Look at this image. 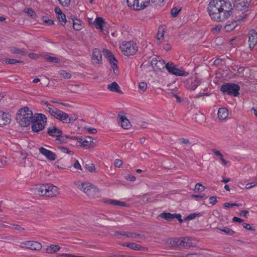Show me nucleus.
Segmentation results:
<instances>
[{
    "instance_id": "f257e3e1",
    "label": "nucleus",
    "mask_w": 257,
    "mask_h": 257,
    "mask_svg": "<svg viewBox=\"0 0 257 257\" xmlns=\"http://www.w3.org/2000/svg\"><path fill=\"white\" fill-rule=\"evenodd\" d=\"M34 117L32 111L29 107H25L19 110L16 119L22 126L26 127L31 124Z\"/></svg>"
},
{
    "instance_id": "f03ea898",
    "label": "nucleus",
    "mask_w": 257,
    "mask_h": 257,
    "mask_svg": "<svg viewBox=\"0 0 257 257\" xmlns=\"http://www.w3.org/2000/svg\"><path fill=\"white\" fill-rule=\"evenodd\" d=\"M49 110V113L54 118L66 123H72L77 118V116L75 114L69 115L67 113L56 108H53Z\"/></svg>"
},
{
    "instance_id": "7ed1b4c3",
    "label": "nucleus",
    "mask_w": 257,
    "mask_h": 257,
    "mask_svg": "<svg viewBox=\"0 0 257 257\" xmlns=\"http://www.w3.org/2000/svg\"><path fill=\"white\" fill-rule=\"evenodd\" d=\"M214 0H212L209 4L207 7V11L211 19L216 22H222L225 21L223 15L219 8V6L215 4Z\"/></svg>"
},
{
    "instance_id": "20e7f679",
    "label": "nucleus",
    "mask_w": 257,
    "mask_h": 257,
    "mask_svg": "<svg viewBox=\"0 0 257 257\" xmlns=\"http://www.w3.org/2000/svg\"><path fill=\"white\" fill-rule=\"evenodd\" d=\"M47 123V117L45 115L42 113H36L32 119V130L34 132H38L43 130Z\"/></svg>"
},
{
    "instance_id": "39448f33",
    "label": "nucleus",
    "mask_w": 257,
    "mask_h": 257,
    "mask_svg": "<svg viewBox=\"0 0 257 257\" xmlns=\"http://www.w3.org/2000/svg\"><path fill=\"white\" fill-rule=\"evenodd\" d=\"M215 4L219 6L225 20L227 19L232 14V6L229 0H214Z\"/></svg>"
},
{
    "instance_id": "423d86ee",
    "label": "nucleus",
    "mask_w": 257,
    "mask_h": 257,
    "mask_svg": "<svg viewBox=\"0 0 257 257\" xmlns=\"http://www.w3.org/2000/svg\"><path fill=\"white\" fill-rule=\"evenodd\" d=\"M240 87L235 83H226L222 84L220 87V90L224 94L237 96L239 93Z\"/></svg>"
},
{
    "instance_id": "0eeeda50",
    "label": "nucleus",
    "mask_w": 257,
    "mask_h": 257,
    "mask_svg": "<svg viewBox=\"0 0 257 257\" xmlns=\"http://www.w3.org/2000/svg\"><path fill=\"white\" fill-rule=\"evenodd\" d=\"M120 49L123 55L129 56L134 55L138 51V47L136 43L132 41L122 44L120 46Z\"/></svg>"
},
{
    "instance_id": "6e6552de",
    "label": "nucleus",
    "mask_w": 257,
    "mask_h": 257,
    "mask_svg": "<svg viewBox=\"0 0 257 257\" xmlns=\"http://www.w3.org/2000/svg\"><path fill=\"white\" fill-rule=\"evenodd\" d=\"M150 0H126L127 6L134 10H141L146 8Z\"/></svg>"
},
{
    "instance_id": "1a4fd4ad",
    "label": "nucleus",
    "mask_w": 257,
    "mask_h": 257,
    "mask_svg": "<svg viewBox=\"0 0 257 257\" xmlns=\"http://www.w3.org/2000/svg\"><path fill=\"white\" fill-rule=\"evenodd\" d=\"M165 67L170 73L176 76H187L189 74L188 72L177 68L172 62L167 63L162 68Z\"/></svg>"
},
{
    "instance_id": "9d476101",
    "label": "nucleus",
    "mask_w": 257,
    "mask_h": 257,
    "mask_svg": "<svg viewBox=\"0 0 257 257\" xmlns=\"http://www.w3.org/2000/svg\"><path fill=\"white\" fill-rule=\"evenodd\" d=\"M72 139L76 141L75 145L77 146H80L88 148L94 147V143L92 142L93 138L91 137L87 136L84 139L73 137Z\"/></svg>"
},
{
    "instance_id": "9b49d317",
    "label": "nucleus",
    "mask_w": 257,
    "mask_h": 257,
    "mask_svg": "<svg viewBox=\"0 0 257 257\" xmlns=\"http://www.w3.org/2000/svg\"><path fill=\"white\" fill-rule=\"evenodd\" d=\"M250 3V0H233L234 7L239 11H246Z\"/></svg>"
},
{
    "instance_id": "f8f14e48",
    "label": "nucleus",
    "mask_w": 257,
    "mask_h": 257,
    "mask_svg": "<svg viewBox=\"0 0 257 257\" xmlns=\"http://www.w3.org/2000/svg\"><path fill=\"white\" fill-rule=\"evenodd\" d=\"M103 52L105 57L109 62L111 68L113 71L118 68L117 63V61L112 53L107 49H104Z\"/></svg>"
},
{
    "instance_id": "ddd939ff",
    "label": "nucleus",
    "mask_w": 257,
    "mask_h": 257,
    "mask_svg": "<svg viewBox=\"0 0 257 257\" xmlns=\"http://www.w3.org/2000/svg\"><path fill=\"white\" fill-rule=\"evenodd\" d=\"M21 247H26L35 250H39L42 248L41 244L37 241H27L21 243Z\"/></svg>"
},
{
    "instance_id": "4468645a",
    "label": "nucleus",
    "mask_w": 257,
    "mask_h": 257,
    "mask_svg": "<svg viewBox=\"0 0 257 257\" xmlns=\"http://www.w3.org/2000/svg\"><path fill=\"white\" fill-rule=\"evenodd\" d=\"M91 61L94 65H99L102 63L101 52L99 49L95 48L93 49L91 56Z\"/></svg>"
},
{
    "instance_id": "2eb2a0df",
    "label": "nucleus",
    "mask_w": 257,
    "mask_h": 257,
    "mask_svg": "<svg viewBox=\"0 0 257 257\" xmlns=\"http://www.w3.org/2000/svg\"><path fill=\"white\" fill-rule=\"evenodd\" d=\"M249 48L252 50L257 43V32L252 29L248 33Z\"/></svg>"
},
{
    "instance_id": "dca6fc26",
    "label": "nucleus",
    "mask_w": 257,
    "mask_h": 257,
    "mask_svg": "<svg viewBox=\"0 0 257 257\" xmlns=\"http://www.w3.org/2000/svg\"><path fill=\"white\" fill-rule=\"evenodd\" d=\"M50 188V184H42L39 185V187L36 188L37 193L41 196H46L48 197L47 193L49 192Z\"/></svg>"
},
{
    "instance_id": "f3484780",
    "label": "nucleus",
    "mask_w": 257,
    "mask_h": 257,
    "mask_svg": "<svg viewBox=\"0 0 257 257\" xmlns=\"http://www.w3.org/2000/svg\"><path fill=\"white\" fill-rule=\"evenodd\" d=\"M47 133L51 137L56 138L61 136V135H63L62 131L54 125H52L48 127Z\"/></svg>"
},
{
    "instance_id": "a211bd4d",
    "label": "nucleus",
    "mask_w": 257,
    "mask_h": 257,
    "mask_svg": "<svg viewBox=\"0 0 257 257\" xmlns=\"http://www.w3.org/2000/svg\"><path fill=\"white\" fill-rule=\"evenodd\" d=\"M41 154L45 156L47 159L50 161H54L56 159V155L52 152L47 150L46 149L41 147L39 149Z\"/></svg>"
},
{
    "instance_id": "6ab92c4d",
    "label": "nucleus",
    "mask_w": 257,
    "mask_h": 257,
    "mask_svg": "<svg viewBox=\"0 0 257 257\" xmlns=\"http://www.w3.org/2000/svg\"><path fill=\"white\" fill-rule=\"evenodd\" d=\"M11 120L10 115L0 111V126L6 125Z\"/></svg>"
},
{
    "instance_id": "aec40b11",
    "label": "nucleus",
    "mask_w": 257,
    "mask_h": 257,
    "mask_svg": "<svg viewBox=\"0 0 257 257\" xmlns=\"http://www.w3.org/2000/svg\"><path fill=\"white\" fill-rule=\"evenodd\" d=\"M200 84V80L197 78L194 80L190 79L188 81L187 88L191 90H194Z\"/></svg>"
},
{
    "instance_id": "412c9836",
    "label": "nucleus",
    "mask_w": 257,
    "mask_h": 257,
    "mask_svg": "<svg viewBox=\"0 0 257 257\" xmlns=\"http://www.w3.org/2000/svg\"><path fill=\"white\" fill-rule=\"evenodd\" d=\"M47 193L48 197H53L59 194V189L56 186L50 184V188Z\"/></svg>"
},
{
    "instance_id": "4be33fe9",
    "label": "nucleus",
    "mask_w": 257,
    "mask_h": 257,
    "mask_svg": "<svg viewBox=\"0 0 257 257\" xmlns=\"http://www.w3.org/2000/svg\"><path fill=\"white\" fill-rule=\"evenodd\" d=\"M86 194L90 197L95 198L98 197L100 193L98 188L92 185Z\"/></svg>"
},
{
    "instance_id": "5701e85b",
    "label": "nucleus",
    "mask_w": 257,
    "mask_h": 257,
    "mask_svg": "<svg viewBox=\"0 0 257 257\" xmlns=\"http://www.w3.org/2000/svg\"><path fill=\"white\" fill-rule=\"evenodd\" d=\"M107 88L112 92H117L119 94H122L123 92L120 89V87L116 82H113L107 85Z\"/></svg>"
},
{
    "instance_id": "b1692460",
    "label": "nucleus",
    "mask_w": 257,
    "mask_h": 257,
    "mask_svg": "<svg viewBox=\"0 0 257 257\" xmlns=\"http://www.w3.org/2000/svg\"><path fill=\"white\" fill-rule=\"evenodd\" d=\"M228 110L224 108H220L218 110V117L219 119L224 120L228 116Z\"/></svg>"
},
{
    "instance_id": "393cba45",
    "label": "nucleus",
    "mask_w": 257,
    "mask_h": 257,
    "mask_svg": "<svg viewBox=\"0 0 257 257\" xmlns=\"http://www.w3.org/2000/svg\"><path fill=\"white\" fill-rule=\"evenodd\" d=\"M121 121V126L124 129H128L131 126V124L127 118L123 115H118Z\"/></svg>"
},
{
    "instance_id": "a878e982",
    "label": "nucleus",
    "mask_w": 257,
    "mask_h": 257,
    "mask_svg": "<svg viewBox=\"0 0 257 257\" xmlns=\"http://www.w3.org/2000/svg\"><path fill=\"white\" fill-rule=\"evenodd\" d=\"M73 138V137L70 138L68 136H66V135L63 136L62 135H61V136L58 137L56 138L55 141H56V143L65 144V143H67L68 142V139L73 140V139H72V138Z\"/></svg>"
},
{
    "instance_id": "bb28decb",
    "label": "nucleus",
    "mask_w": 257,
    "mask_h": 257,
    "mask_svg": "<svg viewBox=\"0 0 257 257\" xmlns=\"http://www.w3.org/2000/svg\"><path fill=\"white\" fill-rule=\"evenodd\" d=\"M104 21L101 17L97 18L94 23V25L96 29L100 30L101 31L103 30Z\"/></svg>"
},
{
    "instance_id": "cd10ccee",
    "label": "nucleus",
    "mask_w": 257,
    "mask_h": 257,
    "mask_svg": "<svg viewBox=\"0 0 257 257\" xmlns=\"http://www.w3.org/2000/svg\"><path fill=\"white\" fill-rule=\"evenodd\" d=\"M117 233L121 235L125 236L127 237L136 238L141 236V234L134 232L117 231Z\"/></svg>"
},
{
    "instance_id": "c85d7f7f",
    "label": "nucleus",
    "mask_w": 257,
    "mask_h": 257,
    "mask_svg": "<svg viewBox=\"0 0 257 257\" xmlns=\"http://www.w3.org/2000/svg\"><path fill=\"white\" fill-rule=\"evenodd\" d=\"M92 184L89 183L83 182L78 186V188L85 193L87 194Z\"/></svg>"
},
{
    "instance_id": "c756f323",
    "label": "nucleus",
    "mask_w": 257,
    "mask_h": 257,
    "mask_svg": "<svg viewBox=\"0 0 257 257\" xmlns=\"http://www.w3.org/2000/svg\"><path fill=\"white\" fill-rule=\"evenodd\" d=\"M176 243L179 246H182L184 247H189L190 246V243L189 242V239L184 238L182 240H178Z\"/></svg>"
},
{
    "instance_id": "7c9ffc66",
    "label": "nucleus",
    "mask_w": 257,
    "mask_h": 257,
    "mask_svg": "<svg viewBox=\"0 0 257 257\" xmlns=\"http://www.w3.org/2000/svg\"><path fill=\"white\" fill-rule=\"evenodd\" d=\"M60 247L58 245L52 244L46 248V252L48 253H54L59 250Z\"/></svg>"
},
{
    "instance_id": "2f4dec72",
    "label": "nucleus",
    "mask_w": 257,
    "mask_h": 257,
    "mask_svg": "<svg viewBox=\"0 0 257 257\" xmlns=\"http://www.w3.org/2000/svg\"><path fill=\"white\" fill-rule=\"evenodd\" d=\"M126 246L129 247L131 249L136 250H142L144 247L141 246L139 244H138L136 243H127L126 244Z\"/></svg>"
},
{
    "instance_id": "473e14b6",
    "label": "nucleus",
    "mask_w": 257,
    "mask_h": 257,
    "mask_svg": "<svg viewBox=\"0 0 257 257\" xmlns=\"http://www.w3.org/2000/svg\"><path fill=\"white\" fill-rule=\"evenodd\" d=\"M173 215V214L170 213L163 212L159 215V217L170 221L174 219Z\"/></svg>"
},
{
    "instance_id": "72a5a7b5",
    "label": "nucleus",
    "mask_w": 257,
    "mask_h": 257,
    "mask_svg": "<svg viewBox=\"0 0 257 257\" xmlns=\"http://www.w3.org/2000/svg\"><path fill=\"white\" fill-rule=\"evenodd\" d=\"M236 26V23L235 22H230L228 24H227L225 27L224 29L226 32H229L233 30L234 29V28Z\"/></svg>"
},
{
    "instance_id": "f704fd0d",
    "label": "nucleus",
    "mask_w": 257,
    "mask_h": 257,
    "mask_svg": "<svg viewBox=\"0 0 257 257\" xmlns=\"http://www.w3.org/2000/svg\"><path fill=\"white\" fill-rule=\"evenodd\" d=\"M73 29L76 31L80 30L82 29V25L78 19H76V21L73 20Z\"/></svg>"
},
{
    "instance_id": "c9c22d12",
    "label": "nucleus",
    "mask_w": 257,
    "mask_h": 257,
    "mask_svg": "<svg viewBox=\"0 0 257 257\" xmlns=\"http://www.w3.org/2000/svg\"><path fill=\"white\" fill-rule=\"evenodd\" d=\"M217 229L224 232L226 234H229L230 235H232L235 233V232L233 230H232V229H231L228 227H223L222 228H219V227H217Z\"/></svg>"
},
{
    "instance_id": "e433bc0d",
    "label": "nucleus",
    "mask_w": 257,
    "mask_h": 257,
    "mask_svg": "<svg viewBox=\"0 0 257 257\" xmlns=\"http://www.w3.org/2000/svg\"><path fill=\"white\" fill-rule=\"evenodd\" d=\"M159 63H162L163 64L164 63V61L159 60V61H158L156 59H153L151 61V64L153 67L155 66L157 69L161 70V68L160 66H159Z\"/></svg>"
},
{
    "instance_id": "4c0bfd02",
    "label": "nucleus",
    "mask_w": 257,
    "mask_h": 257,
    "mask_svg": "<svg viewBox=\"0 0 257 257\" xmlns=\"http://www.w3.org/2000/svg\"><path fill=\"white\" fill-rule=\"evenodd\" d=\"M57 18L58 20L61 22V25L64 26L67 22L65 15L63 13L59 14V15H58Z\"/></svg>"
},
{
    "instance_id": "58836bf2",
    "label": "nucleus",
    "mask_w": 257,
    "mask_h": 257,
    "mask_svg": "<svg viewBox=\"0 0 257 257\" xmlns=\"http://www.w3.org/2000/svg\"><path fill=\"white\" fill-rule=\"evenodd\" d=\"M10 51L12 54H20L22 55H26V52L25 51L15 47L11 48Z\"/></svg>"
},
{
    "instance_id": "ea45409f",
    "label": "nucleus",
    "mask_w": 257,
    "mask_h": 257,
    "mask_svg": "<svg viewBox=\"0 0 257 257\" xmlns=\"http://www.w3.org/2000/svg\"><path fill=\"white\" fill-rule=\"evenodd\" d=\"M205 187L202 185L201 183H197L195 185L194 191L195 192H201L204 191Z\"/></svg>"
},
{
    "instance_id": "a19ab883",
    "label": "nucleus",
    "mask_w": 257,
    "mask_h": 257,
    "mask_svg": "<svg viewBox=\"0 0 257 257\" xmlns=\"http://www.w3.org/2000/svg\"><path fill=\"white\" fill-rule=\"evenodd\" d=\"M6 62L10 64H15L16 63H23V61L14 59L7 58L6 59Z\"/></svg>"
},
{
    "instance_id": "79ce46f5",
    "label": "nucleus",
    "mask_w": 257,
    "mask_h": 257,
    "mask_svg": "<svg viewBox=\"0 0 257 257\" xmlns=\"http://www.w3.org/2000/svg\"><path fill=\"white\" fill-rule=\"evenodd\" d=\"M181 11V9L177 7L173 8L171 10V14L173 17H176L179 12Z\"/></svg>"
},
{
    "instance_id": "37998d69",
    "label": "nucleus",
    "mask_w": 257,
    "mask_h": 257,
    "mask_svg": "<svg viewBox=\"0 0 257 257\" xmlns=\"http://www.w3.org/2000/svg\"><path fill=\"white\" fill-rule=\"evenodd\" d=\"M60 74L64 78H70L71 77V74L70 73L64 70L60 71Z\"/></svg>"
},
{
    "instance_id": "c03bdc74",
    "label": "nucleus",
    "mask_w": 257,
    "mask_h": 257,
    "mask_svg": "<svg viewBox=\"0 0 257 257\" xmlns=\"http://www.w3.org/2000/svg\"><path fill=\"white\" fill-rule=\"evenodd\" d=\"M46 59L48 61L50 62H53V63H58L60 62V60L59 59H58L57 58L50 56H47L46 57Z\"/></svg>"
},
{
    "instance_id": "a18cd8bd",
    "label": "nucleus",
    "mask_w": 257,
    "mask_h": 257,
    "mask_svg": "<svg viewBox=\"0 0 257 257\" xmlns=\"http://www.w3.org/2000/svg\"><path fill=\"white\" fill-rule=\"evenodd\" d=\"M58 149L61 151H62V152H63L64 153L69 154H70L72 155H73V153L66 147L60 146V147H58Z\"/></svg>"
},
{
    "instance_id": "49530a36",
    "label": "nucleus",
    "mask_w": 257,
    "mask_h": 257,
    "mask_svg": "<svg viewBox=\"0 0 257 257\" xmlns=\"http://www.w3.org/2000/svg\"><path fill=\"white\" fill-rule=\"evenodd\" d=\"M139 89L144 92L147 88V84L145 82H141L139 84Z\"/></svg>"
},
{
    "instance_id": "de8ad7c7",
    "label": "nucleus",
    "mask_w": 257,
    "mask_h": 257,
    "mask_svg": "<svg viewBox=\"0 0 257 257\" xmlns=\"http://www.w3.org/2000/svg\"><path fill=\"white\" fill-rule=\"evenodd\" d=\"M24 12L32 17L36 15L35 12L32 8H27L24 10Z\"/></svg>"
},
{
    "instance_id": "09e8293b",
    "label": "nucleus",
    "mask_w": 257,
    "mask_h": 257,
    "mask_svg": "<svg viewBox=\"0 0 257 257\" xmlns=\"http://www.w3.org/2000/svg\"><path fill=\"white\" fill-rule=\"evenodd\" d=\"M198 215H199V214H197L195 213L190 214L188 216L185 217L184 219V220L186 221V220H190L193 219L195 218H196V217H197Z\"/></svg>"
},
{
    "instance_id": "8fccbe9b",
    "label": "nucleus",
    "mask_w": 257,
    "mask_h": 257,
    "mask_svg": "<svg viewBox=\"0 0 257 257\" xmlns=\"http://www.w3.org/2000/svg\"><path fill=\"white\" fill-rule=\"evenodd\" d=\"M85 168L90 172H93L95 170V166L93 164H86Z\"/></svg>"
},
{
    "instance_id": "3c124183",
    "label": "nucleus",
    "mask_w": 257,
    "mask_h": 257,
    "mask_svg": "<svg viewBox=\"0 0 257 257\" xmlns=\"http://www.w3.org/2000/svg\"><path fill=\"white\" fill-rule=\"evenodd\" d=\"M164 35V31H163L162 32H160V30H159L157 34V41H159L161 39H163Z\"/></svg>"
},
{
    "instance_id": "603ef678",
    "label": "nucleus",
    "mask_w": 257,
    "mask_h": 257,
    "mask_svg": "<svg viewBox=\"0 0 257 257\" xmlns=\"http://www.w3.org/2000/svg\"><path fill=\"white\" fill-rule=\"evenodd\" d=\"M58 1L60 4L64 7L68 6L70 3V0H58Z\"/></svg>"
},
{
    "instance_id": "864d4df0",
    "label": "nucleus",
    "mask_w": 257,
    "mask_h": 257,
    "mask_svg": "<svg viewBox=\"0 0 257 257\" xmlns=\"http://www.w3.org/2000/svg\"><path fill=\"white\" fill-rule=\"evenodd\" d=\"M186 257H202V254L199 253H188Z\"/></svg>"
},
{
    "instance_id": "5fc2aeb1",
    "label": "nucleus",
    "mask_w": 257,
    "mask_h": 257,
    "mask_svg": "<svg viewBox=\"0 0 257 257\" xmlns=\"http://www.w3.org/2000/svg\"><path fill=\"white\" fill-rule=\"evenodd\" d=\"M114 164L116 167L120 168L122 165V162L119 159H116L114 161Z\"/></svg>"
},
{
    "instance_id": "6e6d98bb",
    "label": "nucleus",
    "mask_w": 257,
    "mask_h": 257,
    "mask_svg": "<svg viewBox=\"0 0 257 257\" xmlns=\"http://www.w3.org/2000/svg\"><path fill=\"white\" fill-rule=\"evenodd\" d=\"M173 215L174 218L177 219L180 223L183 222L184 220L182 219L181 215L180 214L174 213Z\"/></svg>"
},
{
    "instance_id": "4d7b16f0",
    "label": "nucleus",
    "mask_w": 257,
    "mask_h": 257,
    "mask_svg": "<svg viewBox=\"0 0 257 257\" xmlns=\"http://www.w3.org/2000/svg\"><path fill=\"white\" fill-rule=\"evenodd\" d=\"M44 105L46 106V107H47L46 110L47 111H48L49 112V109H51V108H52V109H53V108L55 107L53 105L50 104L47 101H45V103H44Z\"/></svg>"
},
{
    "instance_id": "13d9d810",
    "label": "nucleus",
    "mask_w": 257,
    "mask_h": 257,
    "mask_svg": "<svg viewBox=\"0 0 257 257\" xmlns=\"http://www.w3.org/2000/svg\"><path fill=\"white\" fill-rule=\"evenodd\" d=\"M209 200L210 203L212 204V205L215 204L217 202L216 197L215 196H212L210 197Z\"/></svg>"
},
{
    "instance_id": "bf43d9fd",
    "label": "nucleus",
    "mask_w": 257,
    "mask_h": 257,
    "mask_svg": "<svg viewBox=\"0 0 257 257\" xmlns=\"http://www.w3.org/2000/svg\"><path fill=\"white\" fill-rule=\"evenodd\" d=\"M244 228H245V229L248 230H251V231H254L255 229L254 228H253L249 224H247V223H243L242 224Z\"/></svg>"
},
{
    "instance_id": "052dcab7",
    "label": "nucleus",
    "mask_w": 257,
    "mask_h": 257,
    "mask_svg": "<svg viewBox=\"0 0 257 257\" xmlns=\"http://www.w3.org/2000/svg\"><path fill=\"white\" fill-rule=\"evenodd\" d=\"M257 183L256 182H252L250 183H247L246 184L245 188L246 189H250L251 188L253 187H254L256 185Z\"/></svg>"
},
{
    "instance_id": "680f3d73",
    "label": "nucleus",
    "mask_w": 257,
    "mask_h": 257,
    "mask_svg": "<svg viewBox=\"0 0 257 257\" xmlns=\"http://www.w3.org/2000/svg\"><path fill=\"white\" fill-rule=\"evenodd\" d=\"M113 202V205H119L121 206H125V203L123 202H120L119 201L114 200Z\"/></svg>"
},
{
    "instance_id": "e2e57ef3",
    "label": "nucleus",
    "mask_w": 257,
    "mask_h": 257,
    "mask_svg": "<svg viewBox=\"0 0 257 257\" xmlns=\"http://www.w3.org/2000/svg\"><path fill=\"white\" fill-rule=\"evenodd\" d=\"M248 213H249L248 211L243 210L240 212L239 215H240V216H244V217H245L246 218H247V216H248Z\"/></svg>"
},
{
    "instance_id": "0e129e2a",
    "label": "nucleus",
    "mask_w": 257,
    "mask_h": 257,
    "mask_svg": "<svg viewBox=\"0 0 257 257\" xmlns=\"http://www.w3.org/2000/svg\"><path fill=\"white\" fill-rule=\"evenodd\" d=\"M212 152L216 156H219L220 157V158L222 157L223 156L221 153L219 151L217 150L216 149H212Z\"/></svg>"
},
{
    "instance_id": "69168bd1",
    "label": "nucleus",
    "mask_w": 257,
    "mask_h": 257,
    "mask_svg": "<svg viewBox=\"0 0 257 257\" xmlns=\"http://www.w3.org/2000/svg\"><path fill=\"white\" fill-rule=\"evenodd\" d=\"M180 141L182 143L186 145H189L190 144L189 140L187 139L181 138L180 139Z\"/></svg>"
},
{
    "instance_id": "338daca9",
    "label": "nucleus",
    "mask_w": 257,
    "mask_h": 257,
    "mask_svg": "<svg viewBox=\"0 0 257 257\" xmlns=\"http://www.w3.org/2000/svg\"><path fill=\"white\" fill-rule=\"evenodd\" d=\"M87 131L90 134H96L97 133L96 129L94 128L89 127L87 128Z\"/></svg>"
},
{
    "instance_id": "774afa93",
    "label": "nucleus",
    "mask_w": 257,
    "mask_h": 257,
    "mask_svg": "<svg viewBox=\"0 0 257 257\" xmlns=\"http://www.w3.org/2000/svg\"><path fill=\"white\" fill-rule=\"evenodd\" d=\"M74 167L76 169H80V170H82L81 167L79 162L77 160L75 161V163L74 164Z\"/></svg>"
}]
</instances>
